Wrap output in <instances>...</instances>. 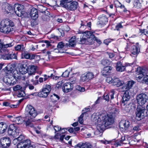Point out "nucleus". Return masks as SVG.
I'll return each mask as SVG.
<instances>
[{"label":"nucleus","instance_id":"4d7b16f0","mask_svg":"<svg viewBox=\"0 0 148 148\" xmlns=\"http://www.w3.org/2000/svg\"><path fill=\"white\" fill-rule=\"evenodd\" d=\"M103 99L106 101H108L109 99V95L106 94H105L103 95Z\"/></svg>","mask_w":148,"mask_h":148},{"label":"nucleus","instance_id":"e2e57ef3","mask_svg":"<svg viewBox=\"0 0 148 148\" xmlns=\"http://www.w3.org/2000/svg\"><path fill=\"white\" fill-rule=\"evenodd\" d=\"M114 91L113 90H111V91L110 94V97L111 99H112L114 98Z\"/></svg>","mask_w":148,"mask_h":148},{"label":"nucleus","instance_id":"052dcab7","mask_svg":"<svg viewBox=\"0 0 148 148\" xmlns=\"http://www.w3.org/2000/svg\"><path fill=\"white\" fill-rule=\"evenodd\" d=\"M62 83L63 82L62 81L59 82L56 85V87L58 88H59L61 87Z\"/></svg>","mask_w":148,"mask_h":148},{"label":"nucleus","instance_id":"bf43d9fd","mask_svg":"<svg viewBox=\"0 0 148 148\" xmlns=\"http://www.w3.org/2000/svg\"><path fill=\"white\" fill-rule=\"evenodd\" d=\"M122 27L123 26L121 24L119 23L116 26L115 29L117 30H119L120 28H122Z\"/></svg>","mask_w":148,"mask_h":148},{"label":"nucleus","instance_id":"dca6fc26","mask_svg":"<svg viewBox=\"0 0 148 148\" xmlns=\"http://www.w3.org/2000/svg\"><path fill=\"white\" fill-rule=\"evenodd\" d=\"M130 125V123L128 121H123L119 123V127L123 131L128 130Z\"/></svg>","mask_w":148,"mask_h":148},{"label":"nucleus","instance_id":"f8f14e48","mask_svg":"<svg viewBox=\"0 0 148 148\" xmlns=\"http://www.w3.org/2000/svg\"><path fill=\"white\" fill-rule=\"evenodd\" d=\"M121 139L119 141H118L116 143L115 145L117 146H121L123 144H130L131 137L128 136H122Z\"/></svg>","mask_w":148,"mask_h":148},{"label":"nucleus","instance_id":"680f3d73","mask_svg":"<svg viewBox=\"0 0 148 148\" xmlns=\"http://www.w3.org/2000/svg\"><path fill=\"white\" fill-rule=\"evenodd\" d=\"M54 129L56 132L59 131L61 130V127L58 126H56L54 127Z\"/></svg>","mask_w":148,"mask_h":148},{"label":"nucleus","instance_id":"6e6552de","mask_svg":"<svg viewBox=\"0 0 148 148\" xmlns=\"http://www.w3.org/2000/svg\"><path fill=\"white\" fill-rule=\"evenodd\" d=\"M2 58L4 60H10L16 59L17 58L16 55L14 53L9 52L7 48H3L2 50Z\"/></svg>","mask_w":148,"mask_h":148},{"label":"nucleus","instance_id":"5701e85b","mask_svg":"<svg viewBox=\"0 0 148 148\" xmlns=\"http://www.w3.org/2000/svg\"><path fill=\"white\" fill-rule=\"evenodd\" d=\"M99 21L97 22L98 25H103L106 24L108 22V18L106 16L102 15L98 18Z\"/></svg>","mask_w":148,"mask_h":148},{"label":"nucleus","instance_id":"393cba45","mask_svg":"<svg viewBox=\"0 0 148 148\" xmlns=\"http://www.w3.org/2000/svg\"><path fill=\"white\" fill-rule=\"evenodd\" d=\"M138 43L136 44V46H133L132 47L131 52L132 54L137 56L140 52V49L138 47Z\"/></svg>","mask_w":148,"mask_h":148},{"label":"nucleus","instance_id":"4be33fe9","mask_svg":"<svg viewBox=\"0 0 148 148\" xmlns=\"http://www.w3.org/2000/svg\"><path fill=\"white\" fill-rule=\"evenodd\" d=\"M112 69L110 66H106L104 67L101 71L102 75L105 76L109 75L111 73Z\"/></svg>","mask_w":148,"mask_h":148},{"label":"nucleus","instance_id":"8fccbe9b","mask_svg":"<svg viewBox=\"0 0 148 148\" xmlns=\"http://www.w3.org/2000/svg\"><path fill=\"white\" fill-rule=\"evenodd\" d=\"M36 19H32L31 21V25L32 26H35L38 24V23Z\"/></svg>","mask_w":148,"mask_h":148},{"label":"nucleus","instance_id":"6e6d98bb","mask_svg":"<svg viewBox=\"0 0 148 148\" xmlns=\"http://www.w3.org/2000/svg\"><path fill=\"white\" fill-rule=\"evenodd\" d=\"M109 61L106 59L103 60L101 61V64L103 65H107Z\"/></svg>","mask_w":148,"mask_h":148},{"label":"nucleus","instance_id":"c85d7f7f","mask_svg":"<svg viewBox=\"0 0 148 148\" xmlns=\"http://www.w3.org/2000/svg\"><path fill=\"white\" fill-rule=\"evenodd\" d=\"M8 127L7 124L3 122L0 123V134L5 132Z\"/></svg>","mask_w":148,"mask_h":148},{"label":"nucleus","instance_id":"09e8293b","mask_svg":"<svg viewBox=\"0 0 148 148\" xmlns=\"http://www.w3.org/2000/svg\"><path fill=\"white\" fill-rule=\"evenodd\" d=\"M23 56L24 58L26 59H30V54L29 53H25L23 54Z\"/></svg>","mask_w":148,"mask_h":148},{"label":"nucleus","instance_id":"37998d69","mask_svg":"<svg viewBox=\"0 0 148 148\" xmlns=\"http://www.w3.org/2000/svg\"><path fill=\"white\" fill-rule=\"evenodd\" d=\"M82 23L81 24V26L80 28L81 29H83L84 28H86L87 27L91 29V23L90 22L87 23V25H85L84 24L82 23Z\"/></svg>","mask_w":148,"mask_h":148},{"label":"nucleus","instance_id":"0e129e2a","mask_svg":"<svg viewBox=\"0 0 148 148\" xmlns=\"http://www.w3.org/2000/svg\"><path fill=\"white\" fill-rule=\"evenodd\" d=\"M106 53L108 55L110 58H112L114 56V54L113 53L107 52Z\"/></svg>","mask_w":148,"mask_h":148},{"label":"nucleus","instance_id":"a19ab883","mask_svg":"<svg viewBox=\"0 0 148 148\" xmlns=\"http://www.w3.org/2000/svg\"><path fill=\"white\" fill-rule=\"evenodd\" d=\"M85 74L86 75L89 81L93 79L94 76V74L92 72H88L86 73V74Z\"/></svg>","mask_w":148,"mask_h":148},{"label":"nucleus","instance_id":"a211bd4d","mask_svg":"<svg viewBox=\"0 0 148 148\" xmlns=\"http://www.w3.org/2000/svg\"><path fill=\"white\" fill-rule=\"evenodd\" d=\"M30 143L31 141L29 140H26L18 143L17 145V148H27Z\"/></svg>","mask_w":148,"mask_h":148},{"label":"nucleus","instance_id":"c756f323","mask_svg":"<svg viewBox=\"0 0 148 148\" xmlns=\"http://www.w3.org/2000/svg\"><path fill=\"white\" fill-rule=\"evenodd\" d=\"M92 146L89 143H80L77 144L76 148H92Z\"/></svg>","mask_w":148,"mask_h":148},{"label":"nucleus","instance_id":"20e7f679","mask_svg":"<svg viewBox=\"0 0 148 148\" xmlns=\"http://www.w3.org/2000/svg\"><path fill=\"white\" fill-rule=\"evenodd\" d=\"M5 10L12 14L14 12L19 17L24 16L25 15L24 6L19 4H15L13 7L10 4H7Z\"/></svg>","mask_w":148,"mask_h":148},{"label":"nucleus","instance_id":"4c0bfd02","mask_svg":"<svg viewBox=\"0 0 148 148\" xmlns=\"http://www.w3.org/2000/svg\"><path fill=\"white\" fill-rule=\"evenodd\" d=\"M23 121L22 118L20 116L14 118L13 119V121L15 122L16 123L18 124L21 123Z\"/></svg>","mask_w":148,"mask_h":148},{"label":"nucleus","instance_id":"603ef678","mask_svg":"<svg viewBox=\"0 0 148 148\" xmlns=\"http://www.w3.org/2000/svg\"><path fill=\"white\" fill-rule=\"evenodd\" d=\"M64 43L62 42H61L58 43L57 47L58 49H62L64 47Z\"/></svg>","mask_w":148,"mask_h":148},{"label":"nucleus","instance_id":"6ab92c4d","mask_svg":"<svg viewBox=\"0 0 148 148\" xmlns=\"http://www.w3.org/2000/svg\"><path fill=\"white\" fill-rule=\"evenodd\" d=\"M109 80L111 79L112 83L114 86H116L117 87H120L124 84V82L119 80L118 78L114 77L113 78H108Z\"/></svg>","mask_w":148,"mask_h":148},{"label":"nucleus","instance_id":"39448f33","mask_svg":"<svg viewBox=\"0 0 148 148\" xmlns=\"http://www.w3.org/2000/svg\"><path fill=\"white\" fill-rule=\"evenodd\" d=\"M147 70L145 68L138 67L136 76V80L138 82L148 84V75H147Z\"/></svg>","mask_w":148,"mask_h":148},{"label":"nucleus","instance_id":"58836bf2","mask_svg":"<svg viewBox=\"0 0 148 148\" xmlns=\"http://www.w3.org/2000/svg\"><path fill=\"white\" fill-rule=\"evenodd\" d=\"M134 7L137 9L140 8L141 7V5L139 0H134Z\"/></svg>","mask_w":148,"mask_h":148},{"label":"nucleus","instance_id":"f704fd0d","mask_svg":"<svg viewBox=\"0 0 148 148\" xmlns=\"http://www.w3.org/2000/svg\"><path fill=\"white\" fill-rule=\"evenodd\" d=\"M73 0H61L60 5L61 6L65 8L68 5V3H70Z\"/></svg>","mask_w":148,"mask_h":148},{"label":"nucleus","instance_id":"3c124183","mask_svg":"<svg viewBox=\"0 0 148 148\" xmlns=\"http://www.w3.org/2000/svg\"><path fill=\"white\" fill-rule=\"evenodd\" d=\"M69 71L66 70L62 73V76L63 77H68L69 76Z\"/></svg>","mask_w":148,"mask_h":148},{"label":"nucleus","instance_id":"f3484780","mask_svg":"<svg viewBox=\"0 0 148 148\" xmlns=\"http://www.w3.org/2000/svg\"><path fill=\"white\" fill-rule=\"evenodd\" d=\"M134 84V82L132 81H128L123 84V86L121 88L122 91H128L132 86Z\"/></svg>","mask_w":148,"mask_h":148},{"label":"nucleus","instance_id":"f03ea898","mask_svg":"<svg viewBox=\"0 0 148 148\" xmlns=\"http://www.w3.org/2000/svg\"><path fill=\"white\" fill-rule=\"evenodd\" d=\"M148 99V96L145 93L140 94L136 97L137 102L140 105L138 106L137 111L136 112V119L138 121L140 120L142 116L146 115V110L142 106L147 102Z\"/></svg>","mask_w":148,"mask_h":148},{"label":"nucleus","instance_id":"864d4df0","mask_svg":"<svg viewBox=\"0 0 148 148\" xmlns=\"http://www.w3.org/2000/svg\"><path fill=\"white\" fill-rule=\"evenodd\" d=\"M22 88V87L19 85H17L14 87H13V90L14 91H16L19 90Z\"/></svg>","mask_w":148,"mask_h":148},{"label":"nucleus","instance_id":"9d476101","mask_svg":"<svg viewBox=\"0 0 148 148\" xmlns=\"http://www.w3.org/2000/svg\"><path fill=\"white\" fill-rule=\"evenodd\" d=\"M51 90V86L49 85H47L43 88L41 91L38 92V96L40 97L45 98L47 97Z\"/></svg>","mask_w":148,"mask_h":148},{"label":"nucleus","instance_id":"5fc2aeb1","mask_svg":"<svg viewBox=\"0 0 148 148\" xmlns=\"http://www.w3.org/2000/svg\"><path fill=\"white\" fill-rule=\"evenodd\" d=\"M70 80L71 81V84H73L75 83L76 82V79L75 77H72L71 78H70Z\"/></svg>","mask_w":148,"mask_h":148},{"label":"nucleus","instance_id":"b1692460","mask_svg":"<svg viewBox=\"0 0 148 148\" xmlns=\"http://www.w3.org/2000/svg\"><path fill=\"white\" fill-rule=\"evenodd\" d=\"M30 14L32 19H36L38 17V12L35 8H33L31 10Z\"/></svg>","mask_w":148,"mask_h":148},{"label":"nucleus","instance_id":"0eeeda50","mask_svg":"<svg viewBox=\"0 0 148 148\" xmlns=\"http://www.w3.org/2000/svg\"><path fill=\"white\" fill-rule=\"evenodd\" d=\"M83 35L80 38L79 43L86 45H92L94 43V35L90 31L83 32Z\"/></svg>","mask_w":148,"mask_h":148},{"label":"nucleus","instance_id":"1a4fd4ad","mask_svg":"<svg viewBox=\"0 0 148 148\" xmlns=\"http://www.w3.org/2000/svg\"><path fill=\"white\" fill-rule=\"evenodd\" d=\"M21 131L19 128L14 124L10 125L8 127V132L9 135L16 137L18 136L19 132Z\"/></svg>","mask_w":148,"mask_h":148},{"label":"nucleus","instance_id":"9b49d317","mask_svg":"<svg viewBox=\"0 0 148 148\" xmlns=\"http://www.w3.org/2000/svg\"><path fill=\"white\" fill-rule=\"evenodd\" d=\"M3 81L7 85L13 86L16 84V80L14 77L10 76H4L3 79Z\"/></svg>","mask_w":148,"mask_h":148},{"label":"nucleus","instance_id":"2eb2a0df","mask_svg":"<svg viewBox=\"0 0 148 148\" xmlns=\"http://www.w3.org/2000/svg\"><path fill=\"white\" fill-rule=\"evenodd\" d=\"M68 3V5L64 8L69 10L74 11L76 10L78 6V3L75 1Z\"/></svg>","mask_w":148,"mask_h":148},{"label":"nucleus","instance_id":"473e14b6","mask_svg":"<svg viewBox=\"0 0 148 148\" xmlns=\"http://www.w3.org/2000/svg\"><path fill=\"white\" fill-rule=\"evenodd\" d=\"M6 69L9 73H12L14 70H16L15 69V66L14 64H11L8 65L6 68Z\"/></svg>","mask_w":148,"mask_h":148},{"label":"nucleus","instance_id":"72a5a7b5","mask_svg":"<svg viewBox=\"0 0 148 148\" xmlns=\"http://www.w3.org/2000/svg\"><path fill=\"white\" fill-rule=\"evenodd\" d=\"M12 43L5 45L3 44L0 43V52L2 53V50L3 48H7L13 46Z\"/></svg>","mask_w":148,"mask_h":148},{"label":"nucleus","instance_id":"a18cd8bd","mask_svg":"<svg viewBox=\"0 0 148 148\" xmlns=\"http://www.w3.org/2000/svg\"><path fill=\"white\" fill-rule=\"evenodd\" d=\"M41 18L42 21H47L49 20V16L45 14L42 15Z\"/></svg>","mask_w":148,"mask_h":148},{"label":"nucleus","instance_id":"a878e982","mask_svg":"<svg viewBox=\"0 0 148 148\" xmlns=\"http://www.w3.org/2000/svg\"><path fill=\"white\" fill-rule=\"evenodd\" d=\"M28 65L24 64L21 65L19 69V72L22 74H25L28 72Z\"/></svg>","mask_w":148,"mask_h":148},{"label":"nucleus","instance_id":"aec40b11","mask_svg":"<svg viewBox=\"0 0 148 148\" xmlns=\"http://www.w3.org/2000/svg\"><path fill=\"white\" fill-rule=\"evenodd\" d=\"M73 87V86L72 84L70 82H67L63 85L62 89L64 92H68L71 91Z\"/></svg>","mask_w":148,"mask_h":148},{"label":"nucleus","instance_id":"c03bdc74","mask_svg":"<svg viewBox=\"0 0 148 148\" xmlns=\"http://www.w3.org/2000/svg\"><path fill=\"white\" fill-rule=\"evenodd\" d=\"M58 33L59 35L58 36H56L57 38L58 37H61V36L63 37L64 35V31L61 29H58Z\"/></svg>","mask_w":148,"mask_h":148},{"label":"nucleus","instance_id":"338daca9","mask_svg":"<svg viewBox=\"0 0 148 148\" xmlns=\"http://www.w3.org/2000/svg\"><path fill=\"white\" fill-rule=\"evenodd\" d=\"M101 98L99 97L98 99L95 102L94 105H95L96 104H99Z\"/></svg>","mask_w":148,"mask_h":148},{"label":"nucleus","instance_id":"13d9d810","mask_svg":"<svg viewBox=\"0 0 148 148\" xmlns=\"http://www.w3.org/2000/svg\"><path fill=\"white\" fill-rule=\"evenodd\" d=\"M93 135L90 133H86L85 134V136L86 138H89L93 137Z\"/></svg>","mask_w":148,"mask_h":148},{"label":"nucleus","instance_id":"c9c22d12","mask_svg":"<svg viewBox=\"0 0 148 148\" xmlns=\"http://www.w3.org/2000/svg\"><path fill=\"white\" fill-rule=\"evenodd\" d=\"M14 49L16 51H24L25 49L23 44L18 45L14 47Z\"/></svg>","mask_w":148,"mask_h":148},{"label":"nucleus","instance_id":"f257e3e1","mask_svg":"<svg viewBox=\"0 0 148 148\" xmlns=\"http://www.w3.org/2000/svg\"><path fill=\"white\" fill-rule=\"evenodd\" d=\"M114 117L115 116L113 114L106 115L104 114H94L92 119L97 124V130L95 133L99 134L105 129L106 127L108 128V126L114 123Z\"/></svg>","mask_w":148,"mask_h":148},{"label":"nucleus","instance_id":"cd10ccee","mask_svg":"<svg viewBox=\"0 0 148 148\" xmlns=\"http://www.w3.org/2000/svg\"><path fill=\"white\" fill-rule=\"evenodd\" d=\"M116 70L119 72H123L125 71V66L123 65L121 62H118L116 65Z\"/></svg>","mask_w":148,"mask_h":148},{"label":"nucleus","instance_id":"49530a36","mask_svg":"<svg viewBox=\"0 0 148 148\" xmlns=\"http://www.w3.org/2000/svg\"><path fill=\"white\" fill-rule=\"evenodd\" d=\"M25 95V92L24 91H20L19 93L18 94L17 96L19 97H24Z\"/></svg>","mask_w":148,"mask_h":148},{"label":"nucleus","instance_id":"2f4dec72","mask_svg":"<svg viewBox=\"0 0 148 148\" xmlns=\"http://www.w3.org/2000/svg\"><path fill=\"white\" fill-rule=\"evenodd\" d=\"M69 47H74L76 43L75 37V36L72 37L69 40Z\"/></svg>","mask_w":148,"mask_h":148},{"label":"nucleus","instance_id":"ea45409f","mask_svg":"<svg viewBox=\"0 0 148 148\" xmlns=\"http://www.w3.org/2000/svg\"><path fill=\"white\" fill-rule=\"evenodd\" d=\"M19 132L20 133L18 134V136H19L16 138L18 140V143L25 140H24L25 137L22 134L21 130Z\"/></svg>","mask_w":148,"mask_h":148},{"label":"nucleus","instance_id":"69168bd1","mask_svg":"<svg viewBox=\"0 0 148 148\" xmlns=\"http://www.w3.org/2000/svg\"><path fill=\"white\" fill-rule=\"evenodd\" d=\"M95 40L96 41L98 42V43L100 44L101 43V42L100 40L98 39L97 37H96L94 36V41Z\"/></svg>","mask_w":148,"mask_h":148},{"label":"nucleus","instance_id":"79ce46f5","mask_svg":"<svg viewBox=\"0 0 148 148\" xmlns=\"http://www.w3.org/2000/svg\"><path fill=\"white\" fill-rule=\"evenodd\" d=\"M38 8L39 11L42 12H45L47 8L42 5H39L38 6Z\"/></svg>","mask_w":148,"mask_h":148},{"label":"nucleus","instance_id":"ddd939ff","mask_svg":"<svg viewBox=\"0 0 148 148\" xmlns=\"http://www.w3.org/2000/svg\"><path fill=\"white\" fill-rule=\"evenodd\" d=\"M131 98V96L128 91H126L123 94L122 100L121 104L122 105L125 106V105H129L128 102Z\"/></svg>","mask_w":148,"mask_h":148},{"label":"nucleus","instance_id":"7ed1b4c3","mask_svg":"<svg viewBox=\"0 0 148 148\" xmlns=\"http://www.w3.org/2000/svg\"><path fill=\"white\" fill-rule=\"evenodd\" d=\"M25 112L26 116L23 121L25 122L26 125L34 127V125L32 122L34 121V118L37 115L36 111L32 106L28 105L26 108Z\"/></svg>","mask_w":148,"mask_h":148},{"label":"nucleus","instance_id":"7c9ffc66","mask_svg":"<svg viewBox=\"0 0 148 148\" xmlns=\"http://www.w3.org/2000/svg\"><path fill=\"white\" fill-rule=\"evenodd\" d=\"M50 99L51 101L55 103L60 99V97L58 95L55 94H53L52 95H51Z\"/></svg>","mask_w":148,"mask_h":148},{"label":"nucleus","instance_id":"de8ad7c7","mask_svg":"<svg viewBox=\"0 0 148 148\" xmlns=\"http://www.w3.org/2000/svg\"><path fill=\"white\" fill-rule=\"evenodd\" d=\"M76 89L77 90L80 92H84L85 91V88L83 87H81L77 85L76 86Z\"/></svg>","mask_w":148,"mask_h":148},{"label":"nucleus","instance_id":"4468645a","mask_svg":"<svg viewBox=\"0 0 148 148\" xmlns=\"http://www.w3.org/2000/svg\"><path fill=\"white\" fill-rule=\"evenodd\" d=\"M11 141L8 138L3 137L0 139V146L3 148L9 147L10 145Z\"/></svg>","mask_w":148,"mask_h":148},{"label":"nucleus","instance_id":"e433bc0d","mask_svg":"<svg viewBox=\"0 0 148 148\" xmlns=\"http://www.w3.org/2000/svg\"><path fill=\"white\" fill-rule=\"evenodd\" d=\"M80 81L81 82H88L89 81L86 75L84 74L82 75L81 76Z\"/></svg>","mask_w":148,"mask_h":148},{"label":"nucleus","instance_id":"412c9836","mask_svg":"<svg viewBox=\"0 0 148 148\" xmlns=\"http://www.w3.org/2000/svg\"><path fill=\"white\" fill-rule=\"evenodd\" d=\"M12 75L13 76L12 77H14V79L16 80V83L18 80L22 79V77L21 76L20 73L18 72L16 70H14L13 71L12 73ZM25 77V75H23L22 77V78L23 79H22L24 80Z\"/></svg>","mask_w":148,"mask_h":148},{"label":"nucleus","instance_id":"bb28decb","mask_svg":"<svg viewBox=\"0 0 148 148\" xmlns=\"http://www.w3.org/2000/svg\"><path fill=\"white\" fill-rule=\"evenodd\" d=\"M28 74L30 75H34L37 69V66L34 65H29L28 66Z\"/></svg>","mask_w":148,"mask_h":148},{"label":"nucleus","instance_id":"774afa93","mask_svg":"<svg viewBox=\"0 0 148 148\" xmlns=\"http://www.w3.org/2000/svg\"><path fill=\"white\" fill-rule=\"evenodd\" d=\"M3 105L5 106H10V103L7 102H5L3 103Z\"/></svg>","mask_w":148,"mask_h":148},{"label":"nucleus","instance_id":"423d86ee","mask_svg":"<svg viewBox=\"0 0 148 148\" xmlns=\"http://www.w3.org/2000/svg\"><path fill=\"white\" fill-rule=\"evenodd\" d=\"M14 25V23L11 20L8 19H4L1 22L0 31L4 33H9L13 30L12 27Z\"/></svg>","mask_w":148,"mask_h":148}]
</instances>
